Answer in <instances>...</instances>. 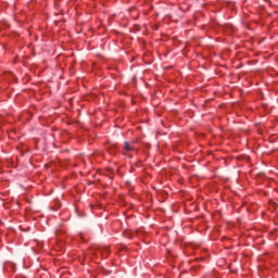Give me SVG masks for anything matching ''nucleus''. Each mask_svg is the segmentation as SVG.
Listing matches in <instances>:
<instances>
[{
	"label": "nucleus",
	"instance_id": "3",
	"mask_svg": "<svg viewBox=\"0 0 278 278\" xmlns=\"http://www.w3.org/2000/svg\"><path fill=\"white\" fill-rule=\"evenodd\" d=\"M125 150L126 151H134V147H131L129 143L125 142Z\"/></svg>",
	"mask_w": 278,
	"mask_h": 278
},
{
	"label": "nucleus",
	"instance_id": "1",
	"mask_svg": "<svg viewBox=\"0 0 278 278\" xmlns=\"http://www.w3.org/2000/svg\"><path fill=\"white\" fill-rule=\"evenodd\" d=\"M99 252L101 253L102 257H108L110 255V248H99Z\"/></svg>",
	"mask_w": 278,
	"mask_h": 278
},
{
	"label": "nucleus",
	"instance_id": "2",
	"mask_svg": "<svg viewBox=\"0 0 278 278\" xmlns=\"http://www.w3.org/2000/svg\"><path fill=\"white\" fill-rule=\"evenodd\" d=\"M124 236H125V238H134V232H131L130 230H127V231H125L124 232Z\"/></svg>",
	"mask_w": 278,
	"mask_h": 278
}]
</instances>
